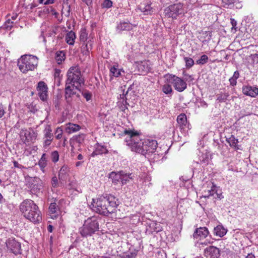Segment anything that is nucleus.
I'll use <instances>...</instances> for the list:
<instances>
[{
	"label": "nucleus",
	"instance_id": "f257e3e1",
	"mask_svg": "<svg viewBox=\"0 0 258 258\" xmlns=\"http://www.w3.org/2000/svg\"><path fill=\"white\" fill-rule=\"evenodd\" d=\"M117 200L112 195H109L100 196L95 199H93L90 205L92 210L100 215L108 216L116 211L118 206Z\"/></svg>",
	"mask_w": 258,
	"mask_h": 258
},
{
	"label": "nucleus",
	"instance_id": "f03ea898",
	"mask_svg": "<svg viewBox=\"0 0 258 258\" xmlns=\"http://www.w3.org/2000/svg\"><path fill=\"white\" fill-rule=\"evenodd\" d=\"M20 210L24 217L34 223H39L42 219L38 206L31 200L26 199L20 204Z\"/></svg>",
	"mask_w": 258,
	"mask_h": 258
},
{
	"label": "nucleus",
	"instance_id": "7ed1b4c3",
	"mask_svg": "<svg viewBox=\"0 0 258 258\" xmlns=\"http://www.w3.org/2000/svg\"><path fill=\"white\" fill-rule=\"evenodd\" d=\"M124 134L128 137L125 139L126 145L131 150L136 153L143 155L144 139H141L137 131L125 129Z\"/></svg>",
	"mask_w": 258,
	"mask_h": 258
},
{
	"label": "nucleus",
	"instance_id": "20e7f679",
	"mask_svg": "<svg viewBox=\"0 0 258 258\" xmlns=\"http://www.w3.org/2000/svg\"><path fill=\"white\" fill-rule=\"evenodd\" d=\"M101 220L99 216H92L88 218L84 222L83 225L80 228L79 232L84 237L91 236L99 230V223Z\"/></svg>",
	"mask_w": 258,
	"mask_h": 258
},
{
	"label": "nucleus",
	"instance_id": "39448f33",
	"mask_svg": "<svg viewBox=\"0 0 258 258\" xmlns=\"http://www.w3.org/2000/svg\"><path fill=\"white\" fill-rule=\"evenodd\" d=\"M38 58L33 55H24L19 60L18 65L20 70L23 73H26L29 71H33L37 67Z\"/></svg>",
	"mask_w": 258,
	"mask_h": 258
},
{
	"label": "nucleus",
	"instance_id": "423d86ee",
	"mask_svg": "<svg viewBox=\"0 0 258 258\" xmlns=\"http://www.w3.org/2000/svg\"><path fill=\"white\" fill-rule=\"evenodd\" d=\"M84 83L81 78V72L77 67H71L67 72V79L66 81V86H71L73 88L79 89V86Z\"/></svg>",
	"mask_w": 258,
	"mask_h": 258
},
{
	"label": "nucleus",
	"instance_id": "0eeeda50",
	"mask_svg": "<svg viewBox=\"0 0 258 258\" xmlns=\"http://www.w3.org/2000/svg\"><path fill=\"white\" fill-rule=\"evenodd\" d=\"M165 78L168 83L172 84L174 89L178 92L183 91L187 87V84L181 78L172 74H166Z\"/></svg>",
	"mask_w": 258,
	"mask_h": 258
},
{
	"label": "nucleus",
	"instance_id": "6e6552de",
	"mask_svg": "<svg viewBox=\"0 0 258 258\" xmlns=\"http://www.w3.org/2000/svg\"><path fill=\"white\" fill-rule=\"evenodd\" d=\"M165 16L168 18L176 19L179 15L184 14L183 5L180 3L171 5L164 10Z\"/></svg>",
	"mask_w": 258,
	"mask_h": 258
},
{
	"label": "nucleus",
	"instance_id": "1a4fd4ad",
	"mask_svg": "<svg viewBox=\"0 0 258 258\" xmlns=\"http://www.w3.org/2000/svg\"><path fill=\"white\" fill-rule=\"evenodd\" d=\"M6 246L10 252L15 255L21 254L22 249L21 243L14 238H9L6 241Z\"/></svg>",
	"mask_w": 258,
	"mask_h": 258
},
{
	"label": "nucleus",
	"instance_id": "9d476101",
	"mask_svg": "<svg viewBox=\"0 0 258 258\" xmlns=\"http://www.w3.org/2000/svg\"><path fill=\"white\" fill-rule=\"evenodd\" d=\"M157 145V142L155 140L145 139L143 146L145 151L143 152V155L155 153Z\"/></svg>",
	"mask_w": 258,
	"mask_h": 258
},
{
	"label": "nucleus",
	"instance_id": "9b49d317",
	"mask_svg": "<svg viewBox=\"0 0 258 258\" xmlns=\"http://www.w3.org/2000/svg\"><path fill=\"white\" fill-rule=\"evenodd\" d=\"M64 92L65 100L68 105L70 106H72L73 101L75 97H76L78 98H80V95L79 94L77 93L75 91H74V89L72 88L71 86L66 85Z\"/></svg>",
	"mask_w": 258,
	"mask_h": 258
},
{
	"label": "nucleus",
	"instance_id": "f8f14e48",
	"mask_svg": "<svg viewBox=\"0 0 258 258\" xmlns=\"http://www.w3.org/2000/svg\"><path fill=\"white\" fill-rule=\"evenodd\" d=\"M21 138L24 137L25 140L23 143L25 144H29L30 142L35 140L37 137V134L32 130L22 129L20 133Z\"/></svg>",
	"mask_w": 258,
	"mask_h": 258
},
{
	"label": "nucleus",
	"instance_id": "ddd939ff",
	"mask_svg": "<svg viewBox=\"0 0 258 258\" xmlns=\"http://www.w3.org/2000/svg\"><path fill=\"white\" fill-rule=\"evenodd\" d=\"M30 192L31 194L37 195L40 192L42 187V182L38 177H34L29 182Z\"/></svg>",
	"mask_w": 258,
	"mask_h": 258
},
{
	"label": "nucleus",
	"instance_id": "4468645a",
	"mask_svg": "<svg viewBox=\"0 0 258 258\" xmlns=\"http://www.w3.org/2000/svg\"><path fill=\"white\" fill-rule=\"evenodd\" d=\"M130 87L128 88L127 91L124 93V92L120 95L119 101L117 103V106L119 110L123 113H125V111L128 110L127 106L129 105L128 103L127 102V96Z\"/></svg>",
	"mask_w": 258,
	"mask_h": 258
},
{
	"label": "nucleus",
	"instance_id": "2eb2a0df",
	"mask_svg": "<svg viewBox=\"0 0 258 258\" xmlns=\"http://www.w3.org/2000/svg\"><path fill=\"white\" fill-rule=\"evenodd\" d=\"M209 232L206 227L197 228L193 234L194 239L200 240L205 238L209 235Z\"/></svg>",
	"mask_w": 258,
	"mask_h": 258
},
{
	"label": "nucleus",
	"instance_id": "dca6fc26",
	"mask_svg": "<svg viewBox=\"0 0 258 258\" xmlns=\"http://www.w3.org/2000/svg\"><path fill=\"white\" fill-rule=\"evenodd\" d=\"M86 135L84 134H81L73 136L70 140V144L72 148L76 147H80L84 141Z\"/></svg>",
	"mask_w": 258,
	"mask_h": 258
},
{
	"label": "nucleus",
	"instance_id": "f3484780",
	"mask_svg": "<svg viewBox=\"0 0 258 258\" xmlns=\"http://www.w3.org/2000/svg\"><path fill=\"white\" fill-rule=\"evenodd\" d=\"M205 255L210 258H218L220 255L219 248L214 246H211L205 249Z\"/></svg>",
	"mask_w": 258,
	"mask_h": 258
},
{
	"label": "nucleus",
	"instance_id": "a211bd4d",
	"mask_svg": "<svg viewBox=\"0 0 258 258\" xmlns=\"http://www.w3.org/2000/svg\"><path fill=\"white\" fill-rule=\"evenodd\" d=\"M242 92L245 95L255 97L258 95V88L250 86H244Z\"/></svg>",
	"mask_w": 258,
	"mask_h": 258
},
{
	"label": "nucleus",
	"instance_id": "6ab92c4d",
	"mask_svg": "<svg viewBox=\"0 0 258 258\" xmlns=\"http://www.w3.org/2000/svg\"><path fill=\"white\" fill-rule=\"evenodd\" d=\"M94 151L91 154V156L93 157L98 155H101L103 154H107L108 152V151L106 149V147L101 145L99 143H96L94 145Z\"/></svg>",
	"mask_w": 258,
	"mask_h": 258
},
{
	"label": "nucleus",
	"instance_id": "aec40b11",
	"mask_svg": "<svg viewBox=\"0 0 258 258\" xmlns=\"http://www.w3.org/2000/svg\"><path fill=\"white\" fill-rule=\"evenodd\" d=\"M69 168L67 165H63L59 171L58 179L60 182L66 181L69 176Z\"/></svg>",
	"mask_w": 258,
	"mask_h": 258
},
{
	"label": "nucleus",
	"instance_id": "412c9836",
	"mask_svg": "<svg viewBox=\"0 0 258 258\" xmlns=\"http://www.w3.org/2000/svg\"><path fill=\"white\" fill-rule=\"evenodd\" d=\"M133 25L127 22L120 21L117 24L116 26V31L120 33L123 31H130L133 29Z\"/></svg>",
	"mask_w": 258,
	"mask_h": 258
},
{
	"label": "nucleus",
	"instance_id": "4be33fe9",
	"mask_svg": "<svg viewBox=\"0 0 258 258\" xmlns=\"http://www.w3.org/2000/svg\"><path fill=\"white\" fill-rule=\"evenodd\" d=\"M138 70L141 74L148 73L151 69L150 62L149 60L141 61L138 66Z\"/></svg>",
	"mask_w": 258,
	"mask_h": 258
},
{
	"label": "nucleus",
	"instance_id": "5701e85b",
	"mask_svg": "<svg viewBox=\"0 0 258 258\" xmlns=\"http://www.w3.org/2000/svg\"><path fill=\"white\" fill-rule=\"evenodd\" d=\"M177 122L181 129L188 128L186 116L184 113H181L177 117Z\"/></svg>",
	"mask_w": 258,
	"mask_h": 258
},
{
	"label": "nucleus",
	"instance_id": "b1692460",
	"mask_svg": "<svg viewBox=\"0 0 258 258\" xmlns=\"http://www.w3.org/2000/svg\"><path fill=\"white\" fill-rule=\"evenodd\" d=\"M138 9L145 15H151L153 12L150 4H141Z\"/></svg>",
	"mask_w": 258,
	"mask_h": 258
},
{
	"label": "nucleus",
	"instance_id": "393cba45",
	"mask_svg": "<svg viewBox=\"0 0 258 258\" xmlns=\"http://www.w3.org/2000/svg\"><path fill=\"white\" fill-rule=\"evenodd\" d=\"M226 141L229 144L230 146L235 150H241L240 146L237 144L238 140L236 139L234 136L231 135L229 138H226Z\"/></svg>",
	"mask_w": 258,
	"mask_h": 258
},
{
	"label": "nucleus",
	"instance_id": "a878e982",
	"mask_svg": "<svg viewBox=\"0 0 258 258\" xmlns=\"http://www.w3.org/2000/svg\"><path fill=\"white\" fill-rule=\"evenodd\" d=\"M227 230L222 225H219L214 228L213 230L214 234L219 237L224 236L227 233Z\"/></svg>",
	"mask_w": 258,
	"mask_h": 258
},
{
	"label": "nucleus",
	"instance_id": "bb28decb",
	"mask_svg": "<svg viewBox=\"0 0 258 258\" xmlns=\"http://www.w3.org/2000/svg\"><path fill=\"white\" fill-rule=\"evenodd\" d=\"M120 174L121 175V185L126 184L130 179L133 178V175L132 173H127L123 171H120Z\"/></svg>",
	"mask_w": 258,
	"mask_h": 258
},
{
	"label": "nucleus",
	"instance_id": "cd10ccee",
	"mask_svg": "<svg viewBox=\"0 0 258 258\" xmlns=\"http://www.w3.org/2000/svg\"><path fill=\"white\" fill-rule=\"evenodd\" d=\"M199 159L201 164H202L203 166H207L211 161V157L207 153H202L201 155H199Z\"/></svg>",
	"mask_w": 258,
	"mask_h": 258
},
{
	"label": "nucleus",
	"instance_id": "c85d7f7f",
	"mask_svg": "<svg viewBox=\"0 0 258 258\" xmlns=\"http://www.w3.org/2000/svg\"><path fill=\"white\" fill-rule=\"evenodd\" d=\"M210 189H208L207 191H205V195H203L202 197L206 199L209 198L211 196H214L215 195V191L217 187L213 183L210 182L209 184Z\"/></svg>",
	"mask_w": 258,
	"mask_h": 258
},
{
	"label": "nucleus",
	"instance_id": "c756f323",
	"mask_svg": "<svg viewBox=\"0 0 258 258\" xmlns=\"http://www.w3.org/2000/svg\"><path fill=\"white\" fill-rule=\"evenodd\" d=\"M75 38V33L73 31H71L67 34L66 41L68 44L73 45L74 44Z\"/></svg>",
	"mask_w": 258,
	"mask_h": 258
},
{
	"label": "nucleus",
	"instance_id": "7c9ffc66",
	"mask_svg": "<svg viewBox=\"0 0 258 258\" xmlns=\"http://www.w3.org/2000/svg\"><path fill=\"white\" fill-rule=\"evenodd\" d=\"M93 41L91 40L88 41L85 44L84 46H82V52L85 55L88 54L90 50H91L92 48V45H93Z\"/></svg>",
	"mask_w": 258,
	"mask_h": 258
},
{
	"label": "nucleus",
	"instance_id": "2f4dec72",
	"mask_svg": "<svg viewBox=\"0 0 258 258\" xmlns=\"http://www.w3.org/2000/svg\"><path fill=\"white\" fill-rule=\"evenodd\" d=\"M80 129L81 126L79 125L72 123H69L66 127V130L69 134L79 131Z\"/></svg>",
	"mask_w": 258,
	"mask_h": 258
},
{
	"label": "nucleus",
	"instance_id": "473e14b6",
	"mask_svg": "<svg viewBox=\"0 0 258 258\" xmlns=\"http://www.w3.org/2000/svg\"><path fill=\"white\" fill-rule=\"evenodd\" d=\"M110 178H112V182L116 184L119 181H121V175L120 174V171L116 173L115 172H112L110 174Z\"/></svg>",
	"mask_w": 258,
	"mask_h": 258
},
{
	"label": "nucleus",
	"instance_id": "72a5a7b5",
	"mask_svg": "<svg viewBox=\"0 0 258 258\" xmlns=\"http://www.w3.org/2000/svg\"><path fill=\"white\" fill-rule=\"evenodd\" d=\"M229 95L228 93L226 92H220L218 94L217 96V101L219 103L225 102L227 100Z\"/></svg>",
	"mask_w": 258,
	"mask_h": 258
},
{
	"label": "nucleus",
	"instance_id": "f704fd0d",
	"mask_svg": "<svg viewBox=\"0 0 258 258\" xmlns=\"http://www.w3.org/2000/svg\"><path fill=\"white\" fill-rule=\"evenodd\" d=\"M38 165L40 166L41 170L44 172V168L47 165V158L45 153H43L38 162Z\"/></svg>",
	"mask_w": 258,
	"mask_h": 258
},
{
	"label": "nucleus",
	"instance_id": "c9c22d12",
	"mask_svg": "<svg viewBox=\"0 0 258 258\" xmlns=\"http://www.w3.org/2000/svg\"><path fill=\"white\" fill-rule=\"evenodd\" d=\"M43 133L44 138H53V134L52 133V129L50 125L47 124L45 125Z\"/></svg>",
	"mask_w": 258,
	"mask_h": 258
},
{
	"label": "nucleus",
	"instance_id": "e433bc0d",
	"mask_svg": "<svg viewBox=\"0 0 258 258\" xmlns=\"http://www.w3.org/2000/svg\"><path fill=\"white\" fill-rule=\"evenodd\" d=\"M223 7L226 8L233 9L234 7V4L236 0H222Z\"/></svg>",
	"mask_w": 258,
	"mask_h": 258
},
{
	"label": "nucleus",
	"instance_id": "4c0bfd02",
	"mask_svg": "<svg viewBox=\"0 0 258 258\" xmlns=\"http://www.w3.org/2000/svg\"><path fill=\"white\" fill-rule=\"evenodd\" d=\"M14 22L10 18V15H8L6 17V20L4 25V27L8 30H10L13 26Z\"/></svg>",
	"mask_w": 258,
	"mask_h": 258
},
{
	"label": "nucleus",
	"instance_id": "58836bf2",
	"mask_svg": "<svg viewBox=\"0 0 258 258\" xmlns=\"http://www.w3.org/2000/svg\"><path fill=\"white\" fill-rule=\"evenodd\" d=\"M65 58L64 53L62 51H57L55 54V59L58 64H60Z\"/></svg>",
	"mask_w": 258,
	"mask_h": 258
},
{
	"label": "nucleus",
	"instance_id": "ea45409f",
	"mask_svg": "<svg viewBox=\"0 0 258 258\" xmlns=\"http://www.w3.org/2000/svg\"><path fill=\"white\" fill-rule=\"evenodd\" d=\"M48 88L44 82H39L37 86V90L38 93L47 92Z\"/></svg>",
	"mask_w": 258,
	"mask_h": 258
},
{
	"label": "nucleus",
	"instance_id": "a19ab883",
	"mask_svg": "<svg viewBox=\"0 0 258 258\" xmlns=\"http://www.w3.org/2000/svg\"><path fill=\"white\" fill-rule=\"evenodd\" d=\"M209 57L207 55H202L200 58L196 61V64L199 65H203L207 63L208 61Z\"/></svg>",
	"mask_w": 258,
	"mask_h": 258
},
{
	"label": "nucleus",
	"instance_id": "79ce46f5",
	"mask_svg": "<svg viewBox=\"0 0 258 258\" xmlns=\"http://www.w3.org/2000/svg\"><path fill=\"white\" fill-rule=\"evenodd\" d=\"M183 59L185 63V67L186 69H190L194 66V61L192 58L184 56Z\"/></svg>",
	"mask_w": 258,
	"mask_h": 258
},
{
	"label": "nucleus",
	"instance_id": "37998d69",
	"mask_svg": "<svg viewBox=\"0 0 258 258\" xmlns=\"http://www.w3.org/2000/svg\"><path fill=\"white\" fill-rule=\"evenodd\" d=\"M117 67V66H113L110 69V73L115 77H118L120 75V71Z\"/></svg>",
	"mask_w": 258,
	"mask_h": 258
},
{
	"label": "nucleus",
	"instance_id": "c03bdc74",
	"mask_svg": "<svg viewBox=\"0 0 258 258\" xmlns=\"http://www.w3.org/2000/svg\"><path fill=\"white\" fill-rule=\"evenodd\" d=\"M170 83L165 84L163 86L162 91L166 94H169L172 93V89Z\"/></svg>",
	"mask_w": 258,
	"mask_h": 258
},
{
	"label": "nucleus",
	"instance_id": "a18cd8bd",
	"mask_svg": "<svg viewBox=\"0 0 258 258\" xmlns=\"http://www.w3.org/2000/svg\"><path fill=\"white\" fill-rule=\"evenodd\" d=\"M49 212L51 214H55L58 210V206L55 203H52L50 204L49 207Z\"/></svg>",
	"mask_w": 258,
	"mask_h": 258
},
{
	"label": "nucleus",
	"instance_id": "49530a36",
	"mask_svg": "<svg viewBox=\"0 0 258 258\" xmlns=\"http://www.w3.org/2000/svg\"><path fill=\"white\" fill-rule=\"evenodd\" d=\"M87 34L86 33V30H85V29L81 30V33L80 35V41L85 43V41L87 40Z\"/></svg>",
	"mask_w": 258,
	"mask_h": 258
},
{
	"label": "nucleus",
	"instance_id": "de8ad7c7",
	"mask_svg": "<svg viewBox=\"0 0 258 258\" xmlns=\"http://www.w3.org/2000/svg\"><path fill=\"white\" fill-rule=\"evenodd\" d=\"M51 160L54 163H56L58 161L59 154L57 151H53L51 154Z\"/></svg>",
	"mask_w": 258,
	"mask_h": 258
},
{
	"label": "nucleus",
	"instance_id": "09e8293b",
	"mask_svg": "<svg viewBox=\"0 0 258 258\" xmlns=\"http://www.w3.org/2000/svg\"><path fill=\"white\" fill-rule=\"evenodd\" d=\"M137 255V251L134 250L132 252H130L128 253H125L124 254L123 257V258H136Z\"/></svg>",
	"mask_w": 258,
	"mask_h": 258
},
{
	"label": "nucleus",
	"instance_id": "8fccbe9b",
	"mask_svg": "<svg viewBox=\"0 0 258 258\" xmlns=\"http://www.w3.org/2000/svg\"><path fill=\"white\" fill-rule=\"evenodd\" d=\"M214 198L217 200H221L224 198V196L222 195V192L220 191L218 192V190L217 188H216L215 191V195L214 196Z\"/></svg>",
	"mask_w": 258,
	"mask_h": 258
},
{
	"label": "nucleus",
	"instance_id": "3c124183",
	"mask_svg": "<svg viewBox=\"0 0 258 258\" xmlns=\"http://www.w3.org/2000/svg\"><path fill=\"white\" fill-rule=\"evenodd\" d=\"M112 6V2L110 0H104L102 6L105 8H110Z\"/></svg>",
	"mask_w": 258,
	"mask_h": 258
},
{
	"label": "nucleus",
	"instance_id": "603ef678",
	"mask_svg": "<svg viewBox=\"0 0 258 258\" xmlns=\"http://www.w3.org/2000/svg\"><path fill=\"white\" fill-rule=\"evenodd\" d=\"M83 97L86 99L87 101L91 100L92 98V94L88 91H86L82 93Z\"/></svg>",
	"mask_w": 258,
	"mask_h": 258
},
{
	"label": "nucleus",
	"instance_id": "864d4df0",
	"mask_svg": "<svg viewBox=\"0 0 258 258\" xmlns=\"http://www.w3.org/2000/svg\"><path fill=\"white\" fill-rule=\"evenodd\" d=\"M51 184L53 187H57L58 186V181L56 176H54L52 178Z\"/></svg>",
	"mask_w": 258,
	"mask_h": 258
},
{
	"label": "nucleus",
	"instance_id": "5fc2aeb1",
	"mask_svg": "<svg viewBox=\"0 0 258 258\" xmlns=\"http://www.w3.org/2000/svg\"><path fill=\"white\" fill-rule=\"evenodd\" d=\"M53 138H44L43 147L46 148L51 144V143Z\"/></svg>",
	"mask_w": 258,
	"mask_h": 258
},
{
	"label": "nucleus",
	"instance_id": "6e6d98bb",
	"mask_svg": "<svg viewBox=\"0 0 258 258\" xmlns=\"http://www.w3.org/2000/svg\"><path fill=\"white\" fill-rule=\"evenodd\" d=\"M230 23L232 25V27H231L232 30H234L235 31H236L237 30V27H236L237 22H236V21L233 18H231L230 19Z\"/></svg>",
	"mask_w": 258,
	"mask_h": 258
},
{
	"label": "nucleus",
	"instance_id": "4d7b16f0",
	"mask_svg": "<svg viewBox=\"0 0 258 258\" xmlns=\"http://www.w3.org/2000/svg\"><path fill=\"white\" fill-rule=\"evenodd\" d=\"M56 134L57 135H56V138L57 139H60L62 137V131L60 127H57L56 130Z\"/></svg>",
	"mask_w": 258,
	"mask_h": 258
},
{
	"label": "nucleus",
	"instance_id": "13d9d810",
	"mask_svg": "<svg viewBox=\"0 0 258 258\" xmlns=\"http://www.w3.org/2000/svg\"><path fill=\"white\" fill-rule=\"evenodd\" d=\"M38 95H39V96L40 97V98L43 100V101H44L47 98V92H40V93H38Z\"/></svg>",
	"mask_w": 258,
	"mask_h": 258
},
{
	"label": "nucleus",
	"instance_id": "bf43d9fd",
	"mask_svg": "<svg viewBox=\"0 0 258 258\" xmlns=\"http://www.w3.org/2000/svg\"><path fill=\"white\" fill-rule=\"evenodd\" d=\"M40 4H43L44 5H48L53 4L54 0H38Z\"/></svg>",
	"mask_w": 258,
	"mask_h": 258
},
{
	"label": "nucleus",
	"instance_id": "052dcab7",
	"mask_svg": "<svg viewBox=\"0 0 258 258\" xmlns=\"http://www.w3.org/2000/svg\"><path fill=\"white\" fill-rule=\"evenodd\" d=\"M157 258H166L165 253L163 252L159 251L156 254Z\"/></svg>",
	"mask_w": 258,
	"mask_h": 258
},
{
	"label": "nucleus",
	"instance_id": "680f3d73",
	"mask_svg": "<svg viewBox=\"0 0 258 258\" xmlns=\"http://www.w3.org/2000/svg\"><path fill=\"white\" fill-rule=\"evenodd\" d=\"M236 79H234V78H233L232 77H231L229 79V81L230 82V84L231 86H234L236 85V83H237V81H236Z\"/></svg>",
	"mask_w": 258,
	"mask_h": 258
},
{
	"label": "nucleus",
	"instance_id": "e2e57ef3",
	"mask_svg": "<svg viewBox=\"0 0 258 258\" xmlns=\"http://www.w3.org/2000/svg\"><path fill=\"white\" fill-rule=\"evenodd\" d=\"M5 113L4 106L2 103H0V118H2Z\"/></svg>",
	"mask_w": 258,
	"mask_h": 258
},
{
	"label": "nucleus",
	"instance_id": "0e129e2a",
	"mask_svg": "<svg viewBox=\"0 0 258 258\" xmlns=\"http://www.w3.org/2000/svg\"><path fill=\"white\" fill-rule=\"evenodd\" d=\"M251 57L253 62L258 63V53L252 54Z\"/></svg>",
	"mask_w": 258,
	"mask_h": 258
},
{
	"label": "nucleus",
	"instance_id": "69168bd1",
	"mask_svg": "<svg viewBox=\"0 0 258 258\" xmlns=\"http://www.w3.org/2000/svg\"><path fill=\"white\" fill-rule=\"evenodd\" d=\"M29 108L30 111L33 113H35L38 110L36 105H33V104H31Z\"/></svg>",
	"mask_w": 258,
	"mask_h": 258
},
{
	"label": "nucleus",
	"instance_id": "338daca9",
	"mask_svg": "<svg viewBox=\"0 0 258 258\" xmlns=\"http://www.w3.org/2000/svg\"><path fill=\"white\" fill-rule=\"evenodd\" d=\"M13 164H14V167L16 168H20V169L23 168V166L22 165L19 164V163L16 161H14L13 162Z\"/></svg>",
	"mask_w": 258,
	"mask_h": 258
},
{
	"label": "nucleus",
	"instance_id": "774afa93",
	"mask_svg": "<svg viewBox=\"0 0 258 258\" xmlns=\"http://www.w3.org/2000/svg\"><path fill=\"white\" fill-rule=\"evenodd\" d=\"M233 78L236 79V80L239 77V73L238 71H236L234 72L233 75L232 76Z\"/></svg>",
	"mask_w": 258,
	"mask_h": 258
}]
</instances>
